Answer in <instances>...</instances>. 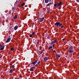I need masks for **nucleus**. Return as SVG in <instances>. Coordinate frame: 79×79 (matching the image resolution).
Here are the masks:
<instances>
[{"mask_svg":"<svg viewBox=\"0 0 79 79\" xmlns=\"http://www.w3.org/2000/svg\"><path fill=\"white\" fill-rule=\"evenodd\" d=\"M55 26H56V27H60L59 29H62V28H63L64 27V25H63V24L62 23L60 22H56L55 24Z\"/></svg>","mask_w":79,"mask_h":79,"instance_id":"obj_1","label":"nucleus"},{"mask_svg":"<svg viewBox=\"0 0 79 79\" xmlns=\"http://www.w3.org/2000/svg\"><path fill=\"white\" fill-rule=\"evenodd\" d=\"M68 51L69 53H73L74 52V50H73V46H71L69 47Z\"/></svg>","mask_w":79,"mask_h":79,"instance_id":"obj_2","label":"nucleus"},{"mask_svg":"<svg viewBox=\"0 0 79 79\" xmlns=\"http://www.w3.org/2000/svg\"><path fill=\"white\" fill-rule=\"evenodd\" d=\"M62 3H63V2H60L59 3H58L57 4L55 3L54 4V8H56V7H59L60 6L62 5Z\"/></svg>","mask_w":79,"mask_h":79,"instance_id":"obj_3","label":"nucleus"},{"mask_svg":"<svg viewBox=\"0 0 79 79\" xmlns=\"http://www.w3.org/2000/svg\"><path fill=\"white\" fill-rule=\"evenodd\" d=\"M9 38L7 39V40L6 42V43H7V42H10V40H11V38H10V36H9Z\"/></svg>","mask_w":79,"mask_h":79,"instance_id":"obj_4","label":"nucleus"},{"mask_svg":"<svg viewBox=\"0 0 79 79\" xmlns=\"http://www.w3.org/2000/svg\"><path fill=\"white\" fill-rule=\"evenodd\" d=\"M44 18L43 17L41 19H40L38 21L39 23H41L43 21V20L44 19Z\"/></svg>","mask_w":79,"mask_h":79,"instance_id":"obj_5","label":"nucleus"},{"mask_svg":"<svg viewBox=\"0 0 79 79\" xmlns=\"http://www.w3.org/2000/svg\"><path fill=\"white\" fill-rule=\"evenodd\" d=\"M0 48L1 50H3L4 49V45H0Z\"/></svg>","mask_w":79,"mask_h":79,"instance_id":"obj_6","label":"nucleus"},{"mask_svg":"<svg viewBox=\"0 0 79 79\" xmlns=\"http://www.w3.org/2000/svg\"><path fill=\"white\" fill-rule=\"evenodd\" d=\"M38 61V60L35 61L34 62H32L31 63V64H33V65H35V64H36V62H37Z\"/></svg>","mask_w":79,"mask_h":79,"instance_id":"obj_7","label":"nucleus"},{"mask_svg":"<svg viewBox=\"0 0 79 79\" xmlns=\"http://www.w3.org/2000/svg\"><path fill=\"white\" fill-rule=\"evenodd\" d=\"M34 68L33 67H31L30 69V71H34Z\"/></svg>","mask_w":79,"mask_h":79,"instance_id":"obj_8","label":"nucleus"},{"mask_svg":"<svg viewBox=\"0 0 79 79\" xmlns=\"http://www.w3.org/2000/svg\"><path fill=\"white\" fill-rule=\"evenodd\" d=\"M18 25H16L14 27V29L15 31H16L18 29Z\"/></svg>","mask_w":79,"mask_h":79,"instance_id":"obj_9","label":"nucleus"},{"mask_svg":"<svg viewBox=\"0 0 79 79\" xmlns=\"http://www.w3.org/2000/svg\"><path fill=\"white\" fill-rule=\"evenodd\" d=\"M44 61H47L48 60V57H45L44 58Z\"/></svg>","mask_w":79,"mask_h":79,"instance_id":"obj_10","label":"nucleus"},{"mask_svg":"<svg viewBox=\"0 0 79 79\" xmlns=\"http://www.w3.org/2000/svg\"><path fill=\"white\" fill-rule=\"evenodd\" d=\"M56 56V58H60L61 57V56L59 55H57Z\"/></svg>","mask_w":79,"mask_h":79,"instance_id":"obj_11","label":"nucleus"},{"mask_svg":"<svg viewBox=\"0 0 79 79\" xmlns=\"http://www.w3.org/2000/svg\"><path fill=\"white\" fill-rule=\"evenodd\" d=\"M49 2V0H45V2L46 3H48Z\"/></svg>","mask_w":79,"mask_h":79,"instance_id":"obj_12","label":"nucleus"},{"mask_svg":"<svg viewBox=\"0 0 79 79\" xmlns=\"http://www.w3.org/2000/svg\"><path fill=\"white\" fill-rule=\"evenodd\" d=\"M24 5H25V3H24V2H23L21 6H24Z\"/></svg>","mask_w":79,"mask_h":79,"instance_id":"obj_13","label":"nucleus"},{"mask_svg":"<svg viewBox=\"0 0 79 79\" xmlns=\"http://www.w3.org/2000/svg\"><path fill=\"white\" fill-rule=\"evenodd\" d=\"M13 70L12 69H11L10 71V73H13Z\"/></svg>","mask_w":79,"mask_h":79,"instance_id":"obj_14","label":"nucleus"},{"mask_svg":"<svg viewBox=\"0 0 79 79\" xmlns=\"http://www.w3.org/2000/svg\"><path fill=\"white\" fill-rule=\"evenodd\" d=\"M33 36L32 35V34H31L29 35V37L31 38H32V37H33Z\"/></svg>","mask_w":79,"mask_h":79,"instance_id":"obj_15","label":"nucleus"},{"mask_svg":"<svg viewBox=\"0 0 79 79\" xmlns=\"http://www.w3.org/2000/svg\"><path fill=\"white\" fill-rule=\"evenodd\" d=\"M17 18V15H15L14 17V19H16V18Z\"/></svg>","mask_w":79,"mask_h":79,"instance_id":"obj_16","label":"nucleus"},{"mask_svg":"<svg viewBox=\"0 0 79 79\" xmlns=\"http://www.w3.org/2000/svg\"><path fill=\"white\" fill-rule=\"evenodd\" d=\"M35 32H33L32 33V35L34 36V34H35Z\"/></svg>","mask_w":79,"mask_h":79,"instance_id":"obj_17","label":"nucleus"},{"mask_svg":"<svg viewBox=\"0 0 79 79\" xmlns=\"http://www.w3.org/2000/svg\"><path fill=\"white\" fill-rule=\"evenodd\" d=\"M52 48V46H50V47H49L48 50H50V49Z\"/></svg>","mask_w":79,"mask_h":79,"instance_id":"obj_18","label":"nucleus"},{"mask_svg":"<svg viewBox=\"0 0 79 79\" xmlns=\"http://www.w3.org/2000/svg\"><path fill=\"white\" fill-rule=\"evenodd\" d=\"M55 44V42L54 41L52 42L51 43V45H52V44Z\"/></svg>","mask_w":79,"mask_h":79,"instance_id":"obj_19","label":"nucleus"},{"mask_svg":"<svg viewBox=\"0 0 79 79\" xmlns=\"http://www.w3.org/2000/svg\"><path fill=\"white\" fill-rule=\"evenodd\" d=\"M10 50L11 51H13V50H14V48H11Z\"/></svg>","mask_w":79,"mask_h":79,"instance_id":"obj_20","label":"nucleus"},{"mask_svg":"<svg viewBox=\"0 0 79 79\" xmlns=\"http://www.w3.org/2000/svg\"><path fill=\"white\" fill-rule=\"evenodd\" d=\"M49 6H50V5H52L53 4L52 3H49Z\"/></svg>","mask_w":79,"mask_h":79,"instance_id":"obj_21","label":"nucleus"},{"mask_svg":"<svg viewBox=\"0 0 79 79\" xmlns=\"http://www.w3.org/2000/svg\"><path fill=\"white\" fill-rule=\"evenodd\" d=\"M43 52H44V50H42V51L40 53V54H42V53H43Z\"/></svg>","mask_w":79,"mask_h":79,"instance_id":"obj_22","label":"nucleus"},{"mask_svg":"<svg viewBox=\"0 0 79 79\" xmlns=\"http://www.w3.org/2000/svg\"><path fill=\"white\" fill-rule=\"evenodd\" d=\"M49 3L47 5H46V6H47V7H48V6H49Z\"/></svg>","mask_w":79,"mask_h":79,"instance_id":"obj_23","label":"nucleus"},{"mask_svg":"<svg viewBox=\"0 0 79 79\" xmlns=\"http://www.w3.org/2000/svg\"><path fill=\"white\" fill-rule=\"evenodd\" d=\"M12 68H15V65H13L12 66Z\"/></svg>","mask_w":79,"mask_h":79,"instance_id":"obj_24","label":"nucleus"},{"mask_svg":"<svg viewBox=\"0 0 79 79\" xmlns=\"http://www.w3.org/2000/svg\"><path fill=\"white\" fill-rule=\"evenodd\" d=\"M31 28H33V27H34V25L32 24V25H31Z\"/></svg>","mask_w":79,"mask_h":79,"instance_id":"obj_25","label":"nucleus"},{"mask_svg":"<svg viewBox=\"0 0 79 79\" xmlns=\"http://www.w3.org/2000/svg\"><path fill=\"white\" fill-rule=\"evenodd\" d=\"M38 66V64H36L35 65V67H36Z\"/></svg>","mask_w":79,"mask_h":79,"instance_id":"obj_26","label":"nucleus"},{"mask_svg":"<svg viewBox=\"0 0 79 79\" xmlns=\"http://www.w3.org/2000/svg\"><path fill=\"white\" fill-rule=\"evenodd\" d=\"M54 42L56 43V41H57V40L56 39L55 40H54Z\"/></svg>","mask_w":79,"mask_h":79,"instance_id":"obj_27","label":"nucleus"},{"mask_svg":"<svg viewBox=\"0 0 79 79\" xmlns=\"http://www.w3.org/2000/svg\"><path fill=\"white\" fill-rule=\"evenodd\" d=\"M53 52H55V53H56V52L55 51V50H54V51H52Z\"/></svg>","mask_w":79,"mask_h":79,"instance_id":"obj_28","label":"nucleus"},{"mask_svg":"<svg viewBox=\"0 0 79 79\" xmlns=\"http://www.w3.org/2000/svg\"><path fill=\"white\" fill-rule=\"evenodd\" d=\"M47 39H50V37L48 36L47 37Z\"/></svg>","mask_w":79,"mask_h":79,"instance_id":"obj_29","label":"nucleus"},{"mask_svg":"<svg viewBox=\"0 0 79 79\" xmlns=\"http://www.w3.org/2000/svg\"><path fill=\"white\" fill-rule=\"evenodd\" d=\"M62 40H63V41L65 40V39L64 38V39H62Z\"/></svg>","mask_w":79,"mask_h":79,"instance_id":"obj_30","label":"nucleus"},{"mask_svg":"<svg viewBox=\"0 0 79 79\" xmlns=\"http://www.w3.org/2000/svg\"><path fill=\"white\" fill-rule=\"evenodd\" d=\"M40 61H39V62L38 63V64H40Z\"/></svg>","mask_w":79,"mask_h":79,"instance_id":"obj_31","label":"nucleus"},{"mask_svg":"<svg viewBox=\"0 0 79 79\" xmlns=\"http://www.w3.org/2000/svg\"><path fill=\"white\" fill-rule=\"evenodd\" d=\"M77 2H79V0H77Z\"/></svg>","mask_w":79,"mask_h":79,"instance_id":"obj_32","label":"nucleus"},{"mask_svg":"<svg viewBox=\"0 0 79 79\" xmlns=\"http://www.w3.org/2000/svg\"><path fill=\"white\" fill-rule=\"evenodd\" d=\"M48 35L47 34H46V36H47Z\"/></svg>","mask_w":79,"mask_h":79,"instance_id":"obj_33","label":"nucleus"},{"mask_svg":"<svg viewBox=\"0 0 79 79\" xmlns=\"http://www.w3.org/2000/svg\"><path fill=\"white\" fill-rule=\"evenodd\" d=\"M50 10L48 11V12H50Z\"/></svg>","mask_w":79,"mask_h":79,"instance_id":"obj_34","label":"nucleus"},{"mask_svg":"<svg viewBox=\"0 0 79 79\" xmlns=\"http://www.w3.org/2000/svg\"><path fill=\"white\" fill-rule=\"evenodd\" d=\"M18 1H16V3H18Z\"/></svg>","mask_w":79,"mask_h":79,"instance_id":"obj_35","label":"nucleus"},{"mask_svg":"<svg viewBox=\"0 0 79 79\" xmlns=\"http://www.w3.org/2000/svg\"><path fill=\"white\" fill-rule=\"evenodd\" d=\"M11 64H10V65H11Z\"/></svg>","mask_w":79,"mask_h":79,"instance_id":"obj_36","label":"nucleus"},{"mask_svg":"<svg viewBox=\"0 0 79 79\" xmlns=\"http://www.w3.org/2000/svg\"><path fill=\"white\" fill-rule=\"evenodd\" d=\"M51 1V0H49V2H50Z\"/></svg>","mask_w":79,"mask_h":79,"instance_id":"obj_37","label":"nucleus"},{"mask_svg":"<svg viewBox=\"0 0 79 79\" xmlns=\"http://www.w3.org/2000/svg\"><path fill=\"white\" fill-rule=\"evenodd\" d=\"M70 27H71V26H70Z\"/></svg>","mask_w":79,"mask_h":79,"instance_id":"obj_38","label":"nucleus"}]
</instances>
